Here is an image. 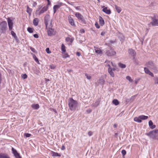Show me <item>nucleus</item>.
I'll return each instance as SVG.
<instances>
[{
    "label": "nucleus",
    "mask_w": 158,
    "mask_h": 158,
    "mask_svg": "<svg viewBox=\"0 0 158 158\" xmlns=\"http://www.w3.org/2000/svg\"><path fill=\"white\" fill-rule=\"evenodd\" d=\"M68 105L71 110L75 111L78 106V103L72 98H70L68 101Z\"/></svg>",
    "instance_id": "nucleus-1"
},
{
    "label": "nucleus",
    "mask_w": 158,
    "mask_h": 158,
    "mask_svg": "<svg viewBox=\"0 0 158 158\" xmlns=\"http://www.w3.org/2000/svg\"><path fill=\"white\" fill-rule=\"evenodd\" d=\"M44 23L46 25V29L49 27H52V20L50 18L49 15H46L44 18Z\"/></svg>",
    "instance_id": "nucleus-2"
},
{
    "label": "nucleus",
    "mask_w": 158,
    "mask_h": 158,
    "mask_svg": "<svg viewBox=\"0 0 158 158\" xmlns=\"http://www.w3.org/2000/svg\"><path fill=\"white\" fill-rule=\"evenodd\" d=\"M7 28V23L6 21H3L0 23V32L4 33Z\"/></svg>",
    "instance_id": "nucleus-3"
},
{
    "label": "nucleus",
    "mask_w": 158,
    "mask_h": 158,
    "mask_svg": "<svg viewBox=\"0 0 158 158\" xmlns=\"http://www.w3.org/2000/svg\"><path fill=\"white\" fill-rule=\"evenodd\" d=\"M48 6H46L42 7V6H40L38 9L36 10V13H38V15H40L41 14L44 13L45 12L47 11L48 9Z\"/></svg>",
    "instance_id": "nucleus-4"
},
{
    "label": "nucleus",
    "mask_w": 158,
    "mask_h": 158,
    "mask_svg": "<svg viewBox=\"0 0 158 158\" xmlns=\"http://www.w3.org/2000/svg\"><path fill=\"white\" fill-rule=\"evenodd\" d=\"M158 133V130H155L150 131L148 133H146L145 135L148 136L150 138L154 139L156 138Z\"/></svg>",
    "instance_id": "nucleus-5"
},
{
    "label": "nucleus",
    "mask_w": 158,
    "mask_h": 158,
    "mask_svg": "<svg viewBox=\"0 0 158 158\" xmlns=\"http://www.w3.org/2000/svg\"><path fill=\"white\" fill-rule=\"evenodd\" d=\"M146 65L148 67L154 70L155 73L158 72L156 65L152 61H150L148 62Z\"/></svg>",
    "instance_id": "nucleus-6"
},
{
    "label": "nucleus",
    "mask_w": 158,
    "mask_h": 158,
    "mask_svg": "<svg viewBox=\"0 0 158 158\" xmlns=\"http://www.w3.org/2000/svg\"><path fill=\"white\" fill-rule=\"evenodd\" d=\"M75 15L79 21H81L83 23L85 24L86 21L83 16L79 13L76 12Z\"/></svg>",
    "instance_id": "nucleus-7"
},
{
    "label": "nucleus",
    "mask_w": 158,
    "mask_h": 158,
    "mask_svg": "<svg viewBox=\"0 0 158 158\" xmlns=\"http://www.w3.org/2000/svg\"><path fill=\"white\" fill-rule=\"evenodd\" d=\"M109 50H107L106 51L105 54L108 56H113L115 55L116 52L110 46H109Z\"/></svg>",
    "instance_id": "nucleus-8"
},
{
    "label": "nucleus",
    "mask_w": 158,
    "mask_h": 158,
    "mask_svg": "<svg viewBox=\"0 0 158 158\" xmlns=\"http://www.w3.org/2000/svg\"><path fill=\"white\" fill-rule=\"evenodd\" d=\"M152 22L149 24L153 26H158V17L154 15L152 18Z\"/></svg>",
    "instance_id": "nucleus-9"
},
{
    "label": "nucleus",
    "mask_w": 158,
    "mask_h": 158,
    "mask_svg": "<svg viewBox=\"0 0 158 158\" xmlns=\"http://www.w3.org/2000/svg\"><path fill=\"white\" fill-rule=\"evenodd\" d=\"M52 27H49L48 29H46L48 31V34L49 36H52L55 34V32L54 29L52 28Z\"/></svg>",
    "instance_id": "nucleus-10"
},
{
    "label": "nucleus",
    "mask_w": 158,
    "mask_h": 158,
    "mask_svg": "<svg viewBox=\"0 0 158 158\" xmlns=\"http://www.w3.org/2000/svg\"><path fill=\"white\" fill-rule=\"evenodd\" d=\"M11 150L12 153L14 154V156L15 158H22L19 153L17 150L14 148H11Z\"/></svg>",
    "instance_id": "nucleus-11"
},
{
    "label": "nucleus",
    "mask_w": 158,
    "mask_h": 158,
    "mask_svg": "<svg viewBox=\"0 0 158 158\" xmlns=\"http://www.w3.org/2000/svg\"><path fill=\"white\" fill-rule=\"evenodd\" d=\"M8 24L10 30H11L12 29L13 27V22L12 20L10 18H8L7 19Z\"/></svg>",
    "instance_id": "nucleus-12"
},
{
    "label": "nucleus",
    "mask_w": 158,
    "mask_h": 158,
    "mask_svg": "<svg viewBox=\"0 0 158 158\" xmlns=\"http://www.w3.org/2000/svg\"><path fill=\"white\" fill-rule=\"evenodd\" d=\"M128 52L130 55L133 57V59H135L136 55L135 51L132 48H129L128 50Z\"/></svg>",
    "instance_id": "nucleus-13"
},
{
    "label": "nucleus",
    "mask_w": 158,
    "mask_h": 158,
    "mask_svg": "<svg viewBox=\"0 0 158 158\" xmlns=\"http://www.w3.org/2000/svg\"><path fill=\"white\" fill-rule=\"evenodd\" d=\"M107 66L109 67L108 69V72L111 76L112 77L114 76V74L113 71H112V68L110 65V64H108Z\"/></svg>",
    "instance_id": "nucleus-14"
},
{
    "label": "nucleus",
    "mask_w": 158,
    "mask_h": 158,
    "mask_svg": "<svg viewBox=\"0 0 158 158\" xmlns=\"http://www.w3.org/2000/svg\"><path fill=\"white\" fill-rule=\"evenodd\" d=\"M102 11L107 14L109 15L111 13V11L110 9H108L107 7L103 8Z\"/></svg>",
    "instance_id": "nucleus-15"
},
{
    "label": "nucleus",
    "mask_w": 158,
    "mask_h": 158,
    "mask_svg": "<svg viewBox=\"0 0 158 158\" xmlns=\"http://www.w3.org/2000/svg\"><path fill=\"white\" fill-rule=\"evenodd\" d=\"M0 158H10L9 156L7 154L0 153Z\"/></svg>",
    "instance_id": "nucleus-16"
},
{
    "label": "nucleus",
    "mask_w": 158,
    "mask_h": 158,
    "mask_svg": "<svg viewBox=\"0 0 158 158\" xmlns=\"http://www.w3.org/2000/svg\"><path fill=\"white\" fill-rule=\"evenodd\" d=\"M148 124L149 127L152 129H154L156 127V125L153 124V122L151 120L149 121Z\"/></svg>",
    "instance_id": "nucleus-17"
},
{
    "label": "nucleus",
    "mask_w": 158,
    "mask_h": 158,
    "mask_svg": "<svg viewBox=\"0 0 158 158\" xmlns=\"http://www.w3.org/2000/svg\"><path fill=\"white\" fill-rule=\"evenodd\" d=\"M52 156L53 157L59 156L60 157L61 155L60 154L58 153L57 152H55L53 151H52L51 153Z\"/></svg>",
    "instance_id": "nucleus-18"
},
{
    "label": "nucleus",
    "mask_w": 158,
    "mask_h": 158,
    "mask_svg": "<svg viewBox=\"0 0 158 158\" xmlns=\"http://www.w3.org/2000/svg\"><path fill=\"white\" fill-rule=\"evenodd\" d=\"M69 23L72 26L75 27L76 25L75 24L74 20L71 18L69 19Z\"/></svg>",
    "instance_id": "nucleus-19"
},
{
    "label": "nucleus",
    "mask_w": 158,
    "mask_h": 158,
    "mask_svg": "<svg viewBox=\"0 0 158 158\" xmlns=\"http://www.w3.org/2000/svg\"><path fill=\"white\" fill-rule=\"evenodd\" d=\"M31 107L32 108L35 110H37L40 108V106L38 104H33Z\"/></svg>",
    "instance_id": "nucleus-20"
},
{
    "label": "nucleus",
    "mask_w": 158,
    "mask_h": 158,
    "mask_svg": "<svg viewBox=\"0 0 158 158\" xmlns=\"http://www.w3.org/2000/svg\"><path fill=\"white\" fill-rule=\"evenodd\" d=\"M99 23L101 26H103L105 24L104 20L101 16L99 17Z\"/></svg>",
    "instance_id": "nucleus-21"
},
{
    "label": "nucleus",
    "mask_w": 158,
    "mask_h": 158,
    "mask_svg": "<svg viewBox=\"0 0 158 158\" xmlns=\"http://www.w3.org/2000/svg\"><path fill=\"white\" fill-rule=\"evenodd\" d=\"M39 23V21L38 18H35L33 20V23L35 26H37L38 25Z\"/></svg>",
    "instance_id": "nucleus-22"
},
{
    "label": "nucleus",
    "mask_w": 158,
    "mask_h": 158,
    "mask_svg": "<svg viewBox=\"0 0 158 158\" xmlns=\"http://www.w3.org/2000/svg\"><path fill=\"white\" fill-rule=\"evenodd\" d=\"M95 52L96 53L99 54H101L102 53V51L100 49H98V48L94 47Z\"/></svg>",
    "instance_id": "nucleus-23"
},
{
    "label": "nucleus",
    "mask_w": 158,
    "mask_h": 158,
    "mask_svg": "<svg viewBox=\"0 0 158 158\" xmlns=\"http://www.w3.org/2000/svg\"><path fill=\"white\" fill-rule=\"evenodd\" d=\"M134 121L138 123H140L142 122V120H141L139 116L138 117H135L134 118Z\"/></svg>",
    "instance_id": "nucleus-24"
},
{
    "label": "nucleus",
    "mask_w": 158,
    "mask_h": 158,
    "mask_svg": "<svg viewBox=\"0 0 158 158\" xmlns=\"http://www.w3.org/2000/svg\"><path fill=\"white\" fill-rule=\"evenodd\" d=\"M61 50L63 53H64L66 51L65 47L64 44H62L61 46Z\"/></svg>",
    "instance_id": "nucleus-25"
},
{
    "label": "nucleus",
    "mask_w": 158,
    "mask_h": 158,
    "mask_svg": "<svg viewBox=\"0 0 158 158\" xmlns=\"http://www.w3.org/2000/svg\"><path fill=\"white\" fill-rule=\"evenodd\" d=\"M59 6L58 5H54L53 7V10L54 13H55L57 9L60 8Z\"/></svg>",
    "instance_id": "nucleus-26"
},
{
    "label": "nucleus",
    "mask_w": 158,
    "mask_h": 158,
    "mask_svg": "<svg viewBox=\"0 0 158 158\" xmlns=\"http://www.w3.org/2000/svg\"><path fill=\"white\" fill-rule=\"evenodd\" d=\"M141 120H146L148 118V116H145L144 115H141L139 116Z\"/></svg>",
    "instance_id": "nucleus-27"
},
{
    "label": "nucleus",
    "mask_w": 158,
    "mask_h": 158,
    "mask_svg": "<svg viewBox=\"0 0 158 158\" xmlns=\"http://www.w3.org/2000/svg\"><path fill=\"white\" fill-rule=\"evenodd\" d=\"M118 65L122 69H124L126 67V65L125 64L121 63H119L118 64Z\"/></svg>",
    "instance_id": "nucleus-28"
},
{
    "label": "nucleus",
    "mask_w": 158,
    "mask_h": 158,
    "mask_svg": "<svg viewBox=\"0 0 158 158\" xmlns=\"http://www.w3.org/2000/svg\"><path fill=\"white\" fill-rule=\"evenodd\" d=\"M115 8L118 13H119L121 12L122 10L120 7L117 6L116 5H115Z\"/></svg>",
    "instance_id": "nucleus-29"
},
{
    "label": "nucleus",
    "mask_w": 158,
    "mask_h": 158,
    "mask_svg": "<svg viewBox=\"0 0 158 158\" xmlns=\"http://www.w3.org/2000/svg\"><path fill=\"white\" fill-rule=\"evenodd\" d=\"M112 102L113 103V104H114L116 106L118 105L119 104L118 101L116 99H114L113 100Z\"/></svg>",
    "instance_id": "nucleus-30"
},
{
    "label": "nucleus",
    "mask_w": 158,
    "mask_h": 158,
    "mask_svg": "<svg viewBox=\"0 0 158 158\" xmlns=\"http://www.w3.org/2000/svg\"><path fill=\"white\" fill-rule=\"evenodd\" d=\"M32 56L33 57V59L35 60L38 64H39V61L38 60V59L36 57V56H35V55L33 54H32Z\"/></svg>",
    "instance_id": "nucleus-31"
},
{
    "label": "nucleus",
    "mask_w": 158,
    "mask_h": 158,
    "mask_svg": "<svg viewBox=\"0 0 158 158\" xmlns=\"http://www.w3.org/2000/svg\"><path fill=\"white\" fill-rule=\"evenodd\" d=\"M11 34L15 39H16L17 38V36L16 35V34L13 31H11Z\"/></svg>",
    "instance_id": "nucleus-32"
},
{
    "label": "nucleus",
    "mask_w": 158,
    "mask_h": 158,
    "mask_svg": "<svg viewBox=\"0 0 158 158\" xmlns=\"http://www.w3.org/2000/svg\"><path fill=\"white\" fill-rule=\"evenodd\" d=\"M32 11V9L29 8L28 6L27 7V12L29 14V15H30L31 14Z\"/></svg>",
    "instance_id": "nucleus-33"
},
{
    "label": "nucleus",
    "mask_w": 158,
    "mask_h": 158,
    "mask_svg": "<svg viewBox=\"0 0 158 158\" xmlns=\"http://www.w3.org/2000/svg\"><path fill=\"white\" fill-rule=\"evenodd\" d=\"M100 102V100H98V101H96L93 104V106L94 107H97L99 105Z\"/></svg>",
    "instance_id": "nucleus-34"
},
{
    "label": "nucleus",
    "mask_w": 158,
    "mask_h": 158,
    "mask_svg": "<svg viewBox=\"0 0 158 158\" xmlns=\"http://www.w3.org/2000/svg\"><path fill=\"white\" fill-rule=\"evenodd\" d=\"M105 82L104 80L103 79H99L98 83L101 84H103Z\"/></svg>",
    "instance_id": "nucleus-35"
},
{
    "label": "nucleus",
    "mask_w": 158,
    "mask_h": 158,
    "mask_svg": "<svg viewBox=\"0 0 158 158\" xmlns=\"http://www.w3.org/2000/svg\"><path fill=\"white\" fill-rule=\"evenodd\" d=\"M27 30L30 33H32L33 32V29L30 27H28Z\"/></svg>",
    "instance_id": "nucleus-36"
},
{
    "label": "nucleus",
    "mask_w": 158,
    "mask_h": 158,
    "mask_svg": "<svg viewBox=\"0 0 158 158\" xmlns=\"http://www.w3.org/2000/svg\"><path fill=\"white\" fill-rule=\"evenodd\" d=\"M34 73L37 75H38L40 73L39 70L37 69H35L34 70Z\"/></svg>",
    "instance_id": "nucleus-37"
},
{
    "label": "nucleus",
    "mask_w": 158,
    "mask_h": 158,
    "mask_svg": "<svg viewBox=\"0 0 158 158\" xmlns=\"http://www.w3.org/2000/svg\"><path fill=\"white\" fill-rule=\"evenodd\" d=\"M126 78L127 80H128L129 81L132 82H133L132 80L131 79V78L129 76H127L126 77Z\"/></svg>",
    "instance_id": "nucleus-38"
},
{
    "label": "nucleus",
    "mask_w": 158,
    "mask_h": 158,
    "mask_svg": "<svg viewBox=\"0 0 158 158\" xmlns=\"http://www.w3.org/2000/svg\"><path fill=\"white\" fill-rule=\"evenodd\" d=\"M144 71L145 73L148 74L150 71L147 68H144Z\"/></svg>",
    "instance_id": "nucleus-39"
},
{
    "label": "nucleus",
    "mask_w": 158,
    "mask_h": 158,
    "mask_svg": "<svg viewBox=\"0 0 158 158\" xmlns=\"http://www.w3.org/2000/svg\"><path fill=\"white\" fill-rule=\"evenodd\" d=\"M65 40L66 41H69L71 43H72L73 41V40L69 37H67L66 38Z\"/></svg>",
    "instance_id": "nucleus-40"
},
{
    "label": "nucleus",
    "mask_w": 158,
    "mask_h": 158,
    "mask_svg": "<svg viewBox=\"0 0 158 158\" xmlns=\"http://www.w3.org/2000/svg\"><path fill=\"white\" fill-rule=\"evenodd\" d=\"M69 56L68 53H66L63 56V57L64 58H66L67 57H69Z\"/></svg>",
    "instance_id": "nucleus-41"
},
{
    "label": "nucleus",
    "mask_w": 158,
    "mask_h": 158,
    "mask_svg": "<svg viewBox=\"0 0 158 158\" xmlns=\"http://www.w3.org/2000/svg\"><path fill=\"white\" fill-rule=\"evenodd\" d=\"M85 75L86 76L87 78V79H88V80H90V79H91V77L90 75H89L88 74H87V73H85Z\"/></svg>",
    "instance_id": "nucleus-42"
},
{
    "label": "nucleus",
    "mask_w": 158,
    "mask_h": 158,
    "mask_svg": "<svg viewBox=\"0 0 158 158\" xmlns=\"http://www.w3.org/2000/svg\"><path fill=\"white\" fill-rule=\"evenodd\" d=\"M31 135V134L28 133H25L24 134V136H26V138L30 137Z\"/></svg>",
    "instance_id": "nucleus-43"
},
{
    "label": "nucleus",
    "mask_w": 158,
    "mask_h": 158,
    "mask_svg": "<svg viewBox=\"0 0 158 158\" xmlns=\"http://www.w3.org/2000/svg\"><path fill=\"white\" fill-rule=\"evenodd\" d=\"M121 153H122L123 156H124L126 154V151L125 150H122Z\"/></svg>",
    "instance_id": "nucleus-44"
},
{
    "label": "nucleus",
    "mask_w": 158,
    "mask_h": 158,
    "mask_svg": "<svg viewBox=\"0 0 158 158\" xmlns=\"http://www.w3.org/2000/svg\"><path fill=\"white\" fill-rule=\"evenodd\" d=\"M154 80L155 84H158V77L155 78Z\"/></svg>",
    "instance_id": "nucleus-45"
},
{
    "label": "nucleus",
    "mask_w": 158,
    "mask_h": 158,
    "mask_svg": "<svg viewBox=\"0 0 158 158\" xmlns=\"http://www.w3.org/2000/svg\"><path fill=\"white\" fill-rule=\"evenodd\" d=\"M46 52L48 53V54H49L50 53H51V51L50 50H49V48H46Z\"/></svg>",
    "instance_id": "nucleus-46"
},
{
    "label": "nucleus",
    "mask_w": 158,
    "mask_h": 158,
    "mask_svg": "<svg viewBox=\"0 0 158 158\" xmlns=\"http://www.w3.org/2000/svg\"><path fill=\"white\" fill-rule=\"evenodd\" d=\"M27 75L26 74H23L22 77L23 79H25L27 78Z\"/></svg>",
    "instance_id": "nucleus-47"
},
{
    "label": "nucleus",
    "mask_w": 158,
    "mask_h": 158,
    "mask_svg": "<svg viewBox=\"0 0 158 158\" xmlns=\"http://www.w3.org/2000/svg\"><path fill=\"white\" fill-rule=\"evenodd\" d=\"M95 25L97 28H99L100 27V26L97 23H95Z\"/></svg>",
    "instance_id": "nucleus-48"
},
{
    "label": "nucleus",
    "mask_w": 158,
    "mask_h": 158,
    "mask_svg": "<svg viewBox=\"0 0 158 158\" xmlns=\"http://www.w3.org/2000/svg\"><path fill=\"white\" fill-rule=\"evenodd\" d=\"M93 134V132L92 131H90L88 132V135L89 136H92Z\"/></svg>",
    "instance_id": "nucleus-49"
},
{
    "label": "nucleus",
    "mask_w": 158,
    "mask_h": 158,
    "mask_svg": "<svg viewBox=\"0 0 158 158\" xmlns=\"http://www.w3.org/2000/svg\"><path fill=\"white\" fill-rule=\"evenodd\" d=\"M30 50H31V51L33 52H35V50L34 48H33L32 47H31L30 48Z\"/></svg>",
    "instance_id": "nucleus-50"
},
{
    "label": "nucleus",
    "mask_w": 158,
    "mask_h": 158,
    "mask_svg": "<svg viewBox=\"0 0 158 158\" xmlns=\"http://www.w3.org/2000/svg\"><path fill=\"white\" fill-rule=\"evenodd\" d=\"M148 74H149L151 77H153L154 76L153 74L150 71L149 72Z\"/></svg>",
    "instance_id": "nucleus-51"
},
{
    "label": "nucleus",
    "mask_w": 158,
    "mask_h": 158,
    "mask_svg": "<svg viewBox=\"0 0 158 158\" xmlns=\"http://www.w3.org/2000/svg\"><path fill=\"white\" fill-rule=\"evenodd\" d=\"M135 97H136L135 95L132 96L131 97V100L132 101H133L134 100Z\"/></svg>",
    "instance_id": "nucleus-52"
},
{
    "label": "nucleus",
    "mask_w": 158,
    "mask_h": 158,
    "mask_svg": "<svg viewBox=\"0 0 158 158\" xmlns=\"http://www.w3.org/2000/svg\"><path fill=\"white\" fill-rule=\"evenodd\" d=\"M33 36L36 38H37L39 37V35L37 34H35L33 35Z\"/></svg>",
    "instance_id": "nucleus-53"
},
{
    "label": "nucleus",
    "mask_w": 158,
    "mask_h": 158,
    "mask_svg": "<svg viewBox=\"0 0 158 158\" xmlns=\"http://www.w3.org/2000/svg\"><path fill=\"white\" fill-rule=\"evenodd\" d=\"M85 32V31L84 29H81L80 30V32L81 33H84Z\"/></svg>",
    "instance_id": "nucleus-54"
},
{
    "label": "nucleus",
    "mask_w": 158,
    "mask_h": 158,
    "mask_svg": "<svg viewBox=\"0 0 158 158\" xmlns=\"http://www.w3.org/2000/svg\"><path fill=\"white\" fill-rule=\"evenodd\" d=\"M139 79H136L135 80V82L136 84H137L138 83V81H139Z\"/></svg>",
    "instance_id": "nucleus-55"
},
{
    "label": "nucleus",
    "mask_w": 158,
    "mask_h": 158,
    "mask_svg": "<svg viewBox=\"0 0 158 158\" xmlns=\"http://www.w3.org/2000/svg\"><path fill=\"white\" fill-rule=\"evenodd\" d=\"M76 55L78 56H80L81 55V54L80 52H77L76 53Z\"/></svg>",
    "instance_id": "nucleus-56"
},
{
    "label": "nucleus",
    "mask_w": 158,
    "mask_h": 158,
    "mask_svg": "<svg viewBox=\"0 0 158 158\" xmlns=\"http://www.w3.org/2000/svg\"><path fill=\"white\" fill-rule=\"evenodd\" d=\"M50 68L52 69H54L55 68V67L54 65H51L50 66Z\"/></svg>",
    "instance_id": "nucleus-57"
},
{
    "label": "nucleus",
    "mask_w": 158,
    "mask_h": 158,
    "mask_svg": "<svg viewBox=\"0 0 158 158\" xmlns=\"http://www.w3.org/2000/svg\"><path fill=\"white\" fill-rule=\"evenodd\" d=\"M65 149V146L64 145H62L61 148V150H64Z\"/></svg>",
    "instance_id": "nucleus-58"
},
{
    "label": "nucleus",
    "mask_w": 158,
    "mask_h": 158,
    "mask_svg": "<svg viewBox=\"0 0 158 158\" xmlns=\"http://www.w3.org/2000/svg\"><path fill=\"white\" fill-rule=\"evenodd\" d=\"M37 4V3L36 2H34L33 4V6L34 7H35L36 6Z\"/></svg>",
    "instance_id": "nucleus-59"
},
{
    "label": "nucleus",
    "mask_w": 158,
    "mask_h": 158,
    "mask_svg": "<svg viewBox=\"0 0 158 158\" xmlns=\"http://www.w3.org/2000/svg\"><path fill=\"white\" fill-rule=\"evenodd\" d=\"M53 110L55 113V114H56V115L57 114V112L56 109H53Z\"/></svg>",
    "instance_id": "nucleus-60"
},
{
    "label": "nucleus",
    "mask_w": 158,
    "mask_h": 158,
    "mask_svg": "<svg viewBox=\"0 0 158 158\" xmlns=\"http://www.w3.org/2000/svg\"><path fill=\"white\" fill-rule=\"evenodd\" d=\"M87 112L88 113H90L91 112V110L90 109H89L87 110Z\"/></svg>",
    "instance_id": "nucleus-61"
},
{
    "label": "nucleus",
    "mask_w": 158,
    "mask_h": 158,
    "mask_svg": "<svg viewBox=\"0 0 158 158\" xmlns=\"http://www.w3.org/2000/svg\"><path fill=\"white\" fill-rule=\"evenodd\" d=\"M63 5V3L62 2H60L59 3V4L58 5V6H59V7H60V6H62Z\"/></svg>",
    "instance_id": "nucleus-62"
},
{
    "label": "nucleus",
    "mask_w": 158,
    "mask_h": 158,
    "mask_svg": "<svg viewBox=\"0 0 158 158\" xmlns=\"http://www.w3.org/2000/svg\"><path fill=\"white\" fill-rule=\"evenodd\" d=\"M48 5L47 6H48L50 5L51 4V2L50 1H48Z\"/></svg>",
    "instance_id": "nucleus-63"
},
{
    "label": "nucleus",
    "mask_w": 158,
    "mask_h": 158,
    "mask_svg": "<svg viewBox=\"0 0 158 158\" xmlns=\"http://www.w3.org/2000/svg\"><path fill=\"white\" fill-rule=\"evenodd\" d=\"M72 71L73 70L72 69H69L68 70V71L69 73L70 72H72Z\"/></svg>",
    "instance_id": "nucleus-64"
}]
</instances>
